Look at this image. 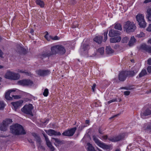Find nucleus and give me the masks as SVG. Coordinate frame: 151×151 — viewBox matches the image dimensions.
<instances>
[{
  "label": "nucleus",
  "instance_id": "nucleus-60",
  "mask_svg": "<svg viewBox=\"0 0 151 151\" xmlns=\"http://www.w3.org/2000/svg\"><path fill=\"white\" fill-rule=\"evenodd\" d=\"M119 115V114L115 115H114V116H112V117H111L110 118V119H111V118H113L114 117H116L117 116Z\"/></svg>",
  "mask_w": 151,
  "mask_h": 151
},
{
  "label": "nucleus",
  "instance_id": "nucleus-24",
  "mask_svg": "<svg viewBox=\"0 0 151 151\" xmlns=\"http://www.w3.org/2000/svg\"><path fill=\"white\" fill-rule=\"evenodd\" d=\"M127 76L132 77L135 75L138 72V70L137 69L135 70H131L129 71H126Z\"/></svg>",
  "mask_w": 151,
  "mask_h": 151
},
{
  "label": "nucleus",
  "instance_id": "nucleus-42",
  "mask_svg": "<svg viewBox=\"0 0 151 151\" xmlns=\"http://www.w3.org/2000/svg\"><path fill=\"white\" fill-rule=\"evenodd\" d=\"M4 106V104L3 102H0V110L3 109Z\"/></svg>",
  "mask_w": 151,
  "mask_h": 151
},
{
  "label": "nucleus",
  "instance_id": "nucleus-6",
  "mask_svg": "<svg viewBox=\"0 0 151 151\" xmlns=\"http://www.w3.org/2000/svg\"><path fill=\"white\" fill-rule=\"evenodd\" d=\"M33 107L32 104H29L28 105H25L21 109V111L27 114H29L33 116L32 110L33 109Z\"/></svg>",
  "mask_w": 151,
  "mask_h": 151
},
{
  "label": "nucleus",
  "instance_id": "nucleus-29",
  "mask_svg": "<svg viewBox=\"0 0 151 151\" xmlns=\"http://www.w3.org/2000/svg\"><path fill=\"white\" fill-rule=\"evenodd\" d=\"M114 28L120 31H121L122 30L121 25L120 24L118 23H115L114 24Z\"/></svg>",
  "mask_w": 151,
  "mask_h": 151
},
{
  "label": "nucleus",
  "instance_id": "nucleus-53",
  "mask_svg": "<svg viewBox=\"0 0 151 151\" xmlns=\"http://www.w3.org/2000/svg\"><path fill=\"white\" fill-rule=\"evenodd\" d=\"M151 2V0H145L144 2V3H147Z\"/></svg>",
  "mask_w": 151,
  "mask_h": 151
},
{
  "label": "nucleus",
  "instance_id": "nucleus-33",
  "mask_svg": "<svg viewBox=\"0 0 151 151\" xmlns=\"http://www.w3.org/2000/svg\"><path fill=\"white\" fill-rule=\"evenodd\" d=\"M135 42V39L134 36L131 37L130 40H129L128 45L129 46H131L133 45L134 43Z\"/></svg>",
  "mask_w": 151,
  "mask_h": 151
},
{
  "label": "nucleus",
  "instance_id": "nucleus-4",
  "mask_svg": "<svg viewBox=\"0 0 151 151\" xmlns=\"http://www.w3.org/2000/svg\"><path fill=\"white\" fill-rule=\"evenodd\" d=\"M137 21L138 24L142 28H145L146 26V23L144 19V15L142 14H138L136 16Z\"/></svg>",
  "mask_w": 151,
  "mask_h": 151
},
{
  "label": "nucleus",
  "instance_id": "nucleus-55",
  "mask_svg": "<svg viewBox=\"0 0 151 151\" xmlns=\"http://www.w3.org/2000/svg\"><path fill=\"white\" fill-rule=\"evenodd\" d=\"M28 140L30 143H34L32 140L31 139H28Z\"/></svg>",
  "mask_w": 151,
  "mask_h": 151
},
{
  "label": "nucleus",
  "instance_id": "nucleus-35",
  "mask_svg": "<svg viewBox=\"0 0 151 151\" xmlns=\"http://www.w3.org/2000/svg\"><path fill=\"white\" fill-rule=\"evenodd\" d=\"M147 73L146 70H142L139 75V78L142 77L145 75Z\"/></svg>",
  "mask_w": 151,
  "mask_h": 151
},
{
  "label": "nucleus",
  "instance_id": "nucleus-48",
  "mask_svg": "<svg viewBox=\"0 0 151 151\" xmlns=\"http://www.w3.org/2000/svg\"><path fill=\"white\" fill-rule=\"evenodd\" d=\"M85 126L83 125H81L80 126H79V130L81 131L85 127Z\"/></svg>",
  "mask_w": 151,
  "mask_h": 151
},
{
  "label": "nucleus",
  "instance_id": "nucleus-61",
  "mask_svg": "<svg viewBox=\"0 0 151 151\" xmlns=\"http://www.w3.org/2000/svg\"><path fill=\"white\" fill-rule=\"evenodd\" d=\"M89 121L88 120H87L86 121V123L87 124H89Z\"/></svg>",
  "mask_w": 151,
  "mask_h": 151
},
{
  "label": "nucleus",
  "instance_id": "nucleus-52",
  "mask_svg": "<svg viewBox=\"0 0 151 151\" xmlns=\"http://www.w3.org/2000/svg\"><path fill=\"white\" fill-rule=\"evenodd\" d=\"M32 136L34 137L35 139L38 136L35 133H33L32 134Z\"/></svg>",
  "mask_w": 151,
  "mask_h": 151
},
{
  "label": "nucleus",
  "instance_id": "nucleus-8",
  "mask_svg": "<svg viewBox=\"0 0 151 151\" xmlns=\"http://www.w3.org/2000/svg\"><path fill=\"white\" fill-rule=\"evenodd\" d=\"M12 122V120L10 119L3 121L2 124L0 125V130L4 131H6L9 123Z\"/></svg>",
  "mask_w": 151,
  "mask_h": 151
},
{
  "label": "nucleus",
  "instance_id": "nucleus-31",
  "mask_svg": "<svg viewBox=\"0 0 151 151\" xmlns=\"http://www.w3.org/2000/svg\"><path fill=\"white\" fill-rule=\"evenodd\" d=\"M87 145L88 146L87 148L88 151H96L94 149V147L90 143H88L87 144Z\"/></svg>",
  "mask_w": 151,
  "mask_h": 151
},
{
  "label": "nucleus",
  "instance_id": "nucleus-23",
  "mask_svg": "<svg viewBox=\"0 0 151 151\" xmlns=\"http://www.w3.org/2000/svg\"><path fill=\"white\" fill-rule=\"evenodd\" d=\"M90 49V46L88 44H83L82 46L81 50L82 52L87 51Z\"/></svg>",
  "mask_w": 151,
  "mask_h": 151
},
{
  "label": "nucleus",
  "instance_id": "nucleus-32",
  "mask_svg": "<svg viewBox=\"0 0 151 151\" xmlns=\"http://www.w3.org/2000/svg\"><path fill=\"white\" fill-rule=\"evenodd\" d=\"M149 47L145 44H143L140 46V48L142 50L148 52Z\"/></svg>",
  "mask_w": 151,
  "mask_h": 151
},
{
  "label": "nucleus",
  "instance_id": "nucleus-43",
  "mask_svg": "<svg viewBox=\"0 0 151 151\" xmlns=\"http://www.w3.org/2000/svg\"><path fill=\"white\" fill-rule=\"evenodd\" d=\"M107 33H108L107 32H105L104 33V42H106V40L107 39Z\"/></svg>",
  "mask_w": 151,
  "mask_h": 151
},
{
  "label": "nucleus",
  "instance_id": "nucleus-46",
  "mask_svg": "<svg viewBox=\"0 0 151 151\" xmlns=\"http://www.w3.org/2000/svg\"><path fill=\"white\" fill-rule=\"evenodd\" d=\"M130 92L129 91H126L124 92V94L126 96H128L130 94Z\"/></svg>",
  "mask_w": 151,
  "mask_h": 151
},
{
  "label": "nucleus",
  "instance_id": "nucleus-59",
  "mask_svg": "<svg viewBox=\"0 0 151 151\" xmlns=\"http://www.w3.org/2000/svg\"><path fill=\"white\" fill-rule=\"evenodd\" d=\"M99 132L100 134H103V133L102 132V131L101 130V128H99Z\"/></svg>",
  "mask_w": 151,
  "mask_h": 151
},
{
  "label": "nucleus",
  "instance_id": "nucleus-25",
  "mask_svg": "<svg viewBox=\"0 0 151 151\" xmlns=\"http://www.w3.org/2000/svg\"><path fill=\"white\" fill-rule=\"evenodd\" d=\"M121 39V38L120 36L111 38L110 42L111 43H116L119 42Z\"/></svg>",
  "mask_w": 151,
  "mask_h": 151
},
{
  "label": "nucleus",
  "instance_id": "nucleus-22",
  "mask_svg": "<svg viewBox=\"0 0 151 151\" xmlns=\"http://www.w3.org/2000/svg\"><path fill=\"white\" fill-rule=\"evenodd\" d=\"M58 48V54H64L66 51L64 47L62 45H57Z\"/></svg>",
  "mask_w": 151,
  "mask_h": 151
},
{
  "label": "nucleus",
  "instance_id": "nucleus-50",
  "mask_svg": "<svg viewBox=\"0 0 151 151\" xmlns=\"http://www.w3.org/2000/svg\"><path fill=\"white\" fill-rule=\"evenodd\" d=\"M96 86V84L95 83H94L92 86V89L93 90V92H94L95 91L94 88H95Z\"/></svg>",
  "mask_w": 151,
  "mask_h": 151
},
{
  "label": "nucleus",
  "instance_id": "nucleus-10",
  "mask_svg": "<svg viewBox=\"0 0 151 151\" xmlns=\"http://www.w3.org/2000/svg\"><path fill=\"white\" fill-rule=\"evenodd\" d=\"M76 127L72 128V129H68L64 132L62 134L63 136H72L74 134L75 131L76 130Z\"/></svg>",
  "mask_w": 151,
  "mask_h": 151
},
{
  "label": "nucleus",
  "instance_id": "nucleus-40",
  "mask_svg": "<svg viewBox=\"0 0 151 151\" xmlns=\"http://www.w3.org/2000/svg\"><path fill=\"white\" fill-rule=\"evenodd\" d=\"M48 90L47 88H46L43 93V94L45 96H48Z\"/></svg>",
  "mask_w": 151,
  "mask_h": 151
},
{
  "label": "nucleus",
  "instance_id": "nucleus-56",
  "mask_svg": "<svg viewBox=\"0 0 151 151\" xmlns=\"http://www.w3.org/2000/svg\"><path fill=\"white\" fill-rule=\"evenodd\" d=\"M148 52L151 53V47L149 46L148 51Z\"/></svg>",
  "mask_w": 151,
  "mask_h": 151
},
{
  "label": "nucleus",
  "instance_id": "nucleus-18",
  "mask_svg": "<svg viewBox=\"0 0 151 151\" xmlns=\"http://www.w3.org/2000/svg\"><path fill=\"white\" fill-rule=\"evenodd\" d=\"M23 102L19 101L16 102H12L11 103L13 106L15 111H16L17 109L21 106Z\"/></svg>",
  "mask_w": 151,
  "mask_h": 151
},
{
  "label": "nucleus",
  "instance_id": "nucleus-37",
  "mask_svg": "<svg viewBox=\"0 0 151 151\" xmlns=\"http://www.w3.org/2000/svg\"><path fill=\"white\" fill-rule=\"evenodd\" d=\"M104 52V48L103 47H102L99 48L98 50V52H99L101 55L103 54Z\"/></svg>",
  "mask_w": 151,
  "mask_h": 151
},
{
  "label": "nucleus",
  "instance_id": "nucleus-64",
  "mask_svg": "<svg viewBox=\"0 0 151 151\" xmlns=\"http://www.w3.org/2000/svg\"><path fill=\"white\" fill-rule=\"evenodd\" d=\"M8 91L10 92V93H11L12 92H14V91H15L14 90H10L9 91Z\"/></svg>",
  "mask_w": 151,
  "mask_h": 151
},
{
  "label": "nucleus",
  "instance_id": "nucleus-28",
  "mask_svg": "<svg viewBox=\"0 0 151 151\" xmlns=\"http://www.w3.org/2000/svg\"><path fill=\"white\" fill-rule=\"evenodd\" d=\"M94 41L98 44L101 43L102 40V37L101 36H96L93 39Z\"/></svg>",
  "mask_w": 151,
  "mask_h": 151
},
{
  "label": "nucleus",
  "instance_id": "nucleus-45",
  "mask_svg": "<svg viewBox=\"0 0 151 151\" xmlns=\"http://www.w3.org/2000/svg\"><path fill=\"white\" fill-rule=\"evenodd\" d=\"M52 39L53 40H58L60 39V37H58L57 36H56L53 37H52Z\"/></svg>",
  "mask_w": 151,
  "mask_h": 151
},
{
  "label": "nucleus",
  "instance_id": "nucleus-41",
  "mask_svg": "<svg viewBox=\"0 0 151 151\" xmlns=\"http://www.w3.org/2000/svg\"><path fill=\"white\" fill-rule=\"evenodd\" d=\"M37 142L39 144H40L41 143V140L40 137L38 136L35 139Z\"/></svg>",
  "mask_w": 151,
  "mask_h": 151
},
{
  "label": "nucleus",
  "instance_id": "nucleus-47",
  "mask_svg": "<svg viewBox=\"0 0 151 151\" xmlns=\"http://www.w3.org/2000/svg\"><path fill=\"white\" fill-rule=\"evenodd\" d=\"M147 69L148 72L149 73H151V66H148Z\"/></svg>",
  "mask_w": 151,
  "mask_h": 151
},
{
  "label": "nucleus",
  "instance_id": "nucleus-13",
  "mask_svg": "<svg viewBox=\"0 0 151 151\" xmlns=\"http://www.w3.org/2000/svg\"><path fill=\"white\" fill-rule=\"evenodd\" d=\"M45 132L48 135L50 136L52 135L60 136L61 134L60 132L56 131L55 130L52 129H50L48 130H45Z\"/></svg>",
  "mask_w": 151,
  "mask_h": 151
},
{
  "label": "nucleus",
  "instance_id": "nucleus-19",
  "mask_svg": "<svg viewBox=\"0 0 151 151\" xmlns=\"http://www.w3.org/2000/svg\"><path fill=\"white\" fill-rule=\"evenodd\" d=\"M150 114H151V110L148 109H147L141 113V115L142 118H144L145 116Z\"/></svg>",
  "mask_w": 151,
  "mask_h": 151
},
{
  "label": "nucleus",
  "instance_id": "nucleus-57",
  "mask_svg": "<svg viewBox=\"0 0 151 151\" xmlns=\"http://www.w3.org/2000/svg\"><path fill=\"white\" fill-rule=\"evenodd\" d=\"M102 138L105 139H106L108 138V136L107 135L104 136L102 137Z\"/></svg>",
  "mask_w": 151,
  "mask_h": 151
},
{
  "label": "nucleus",
  "instance_id": "nucleus-58",
  "mask_svg": "<svg viewBox=\"0 0 151 151\" xmlns=\"http://www.w3.org/2000/svg\"><path fill=\"white\" fill-rule=\"evenodd\" d=\"M3 55V53L2 51L0 49V57H2Z\"/></svg>",
  "mask_w": 151,
  "mask_h": 151
},
{
  "label": "nucleus",
  "instance_id": "nucleus-7",
  "mask_svg": "<svg viewBox=\"0 0 151 151\" xmlns=\"http://www.w3.org/2000/svg\"><path fill=\"white\" fill-rule=\"evenodd\" d=\"M125 136V134L122 133L117 136L109 138L108 139L112 142H116L123 139L124 138Z\"/></svg>",
  "mask_w": 151,
  "mask_h": 151
},
{
  "label": "nucleus",
  "instance_id": "nucleus-1",
  "mask_svg": "<svg viewBox=\"0 0 151 151\" xmlns=\"http://www.w3.org/2000/svg\"><path fill=\"white\" fill-rule=\"evenodd\" d=\"M11 132L15 135H23L26 134L23 127L17 123L15 124L10 127Z\"/></svg>",
  "mask_w": 151,
  "mask_h": 151
},
{
  "label": "nucleus",
  "instance_id": "nucleus-44",
  "mask_svg": "<svg viewBox=\"0 0 151 151\" xmlns=\"http://www.w3.org/2000/svg\"><path fill=\"white\" fill-rule=\"evenodd\" d=\"M117 99H113L111 100L108 102V104H109L111 103L114 102H116L117 101Z\"/></svg>",
  "mask_w": 151,
  "mask_h": 151
},
{
  "label": "nucleus",
  "instance_id": "nucleus-49",
  "mask_svg": "<svg viewBox=\"0 0 151 151\" xmlns=\"http://www.w3.org/2000/svg\"><path fill=\"white\" fill-rule=\"evenodd\" d=\"M147 30L149 32L151 31V24L149 25V27L147 28Z\"/></svg>",
  "mask_w": 151,
  "mask_h": 151
},
{
  "label": "nucleus",
  "instance_id": "nucleus-17",
  "mask_svg": "<svg viewBox=\"0 0 151 151\" xmlns=\"http://www.w3.org/2000/svg\"><path fill=\"white\" fill-rule=\"evenodd\" d=\"M51 53L50 51H44L42 54L39 55V57L43 59L46 57H48L51 56Z\"/></svg>",
  "mask_w": 151,
  "mask_h": 151
},
{
  "label": "nucleus",
  "instance_id": "nucleus-20",
  "mask_svg": "<svg viewBox=\"0 0 151 151\" xmlns=\"http://www.w3.org/2000/svg\"><path fill=\"white\" fill-rule=\"evenodd\" d=\"M58 45H56L52 46L51 48V52H50L51 55H55L58 54Z\"/></svg>",
  "mask_w": 151,
  "mask_h": 151
},
{
  "label": "nucleus",
  "instance_id": "nucleus-12",
  "mask_svg": "<svg viewBox=\"0 0 151 151\" xmlns=\"http://www.w3.org/2000/svg\"><path fill=\"white\" fill-rule=\"evenodd\" d=\"M43 135L44 137L45 138L47 145L50 148L51 151H54L55 150V148L52 145L51 143L49 140L47 136L45 134H43Z\"/></svg>",
  "mask_w": 151,
  "mask_h": 151
},
{
  "label": "nucleus",
  "instance_id": "nucleus-14",
  "mask_svg": "<svg viewBox=\"0 0 151 151\" xmlns=\"http://www.w3.org/2000/svg\"><path fill=\"white\" fill-rule=\"evenodd\" d=\"M10 92L8 91L5 94V98L6 99L8 100H11L12 98L14 99H18L19 96H14L12 94H10Z\"/></svg>",
  "mask_w": 151,
  "mask_h": 151
},
{
  "label": "nucleus",
  "instance_id": "nucleus-54",
  "mask_svg": "<svg viewBox=\"0 0 151 151\" xmlns=\"http://www.w3.org/2000/svg\"><path fill=\"white\" fill-rule=\"evenodd\" d=\"M47 34L45 36V38H46L48 40H49L48 39V33L47 32Z\"/></svg>",
  "mask_w": 151,
  "mask_h": 151
},
{
  "label": "nucleus",
  "instance_id": "nucleus-15",
  "mask_svg": "<svg viewBox=\"0 0 151 151\" xmlns=\"http://www.w3.org/2000/svg\"><path fill=\"white\" fill-rule=\"evenodd\" d=\"M121 32L115 30L113 29L110 30L109 35L110 37H114L120 35Z\"/></svg>",
  "mask_w": 151,
  "mask_h": 151
},
{
  "label": "nucleus",
  "instance_id": "nucleus-5",
  "mask_svg": "<svg viewBox=\"0 0 151 151\" xmlns=\"http://www.w3.org/2000/svg\"><path fill=\"white\" fill-rule=\"evenodd\" d=\"M93 139L98 146L103 149L108 150L111 148V145H106L105 143L101 142L95 136L93 137Z\"/></svg>",
  "mask_w": 151,
  "mask_h": 151
},
{
  "label": "nucleus",
  "instance_id": "nucleus-36",
  "mask_svg": "<svg viewBox=\"0 0 151 151\" xmlns=\"http://www.w3.org/2000/svg\"><path fill=\"white\" fill-rule=\"evenodd\" d=\"M17 51L19 53H24L25 52V50L22 47L19 46L17 47Z\"/></svg>",
  "mask_w": 151,
  "mask_h": 151
},
{
  "label": "nucleus",
  "instance_id": "nucleus-51",
  "mask_svg": "<svg viewBox=\"0 0 151 151\" xmlns=\"http://www.w3.org/2000/svg\"><path fill=\"white\" fill-rule=\"evenodd\" d=\"M147 64L150 65H151V58L148 59L147 60Z\"/></svg>",
  "mask_w": 151,
  "mask_h": 151
},
{
  "label": "nucleus",
  "instance_id": "nucleus-16",
  "mask_svg": "<svg viewBox=\"0 0 151 151\" xmlns=\"http://www.w3.org/2000/svg\"><path fill=\"white\" fill-rule=\"evenodd\" d=\"M36 73L40 76H46L50 73L49 70H39L36 71Z\"/></svg>",
  "mask_w": 151,
  "mask_h": 151
},
{
  "label": "nucleus",
  "instance_id": "nucleus-2",
  "mask_svg": "<svg viewBox=\"0 0 151 151\" xmlns=\"http://www.w3.org/2000/svg\"><path fill=\"white\" fill-rule=\"evenodd\" d=\"M123 28L124 31L129 33L134 32L136 27L133 22L128 21L124 23Z\"/></svg>",
  "mask_w": 151,
  "mask_h": 151
},
{
  "label": "nucleus",
  "instance_id": "nucleus-30",
  "mask_svg": "<svg viewBox=\"0 0 151 151\" xmlns=\"http://www.w3.org/2000/svg\"><path fill=\"white\" fill-rule=\"evenodd\" d=\"M106 53L109 54H112L114 52V51L111 47L110 46L106 47Z\"/></svg>",
  "mask_w": 151,
  "mask_h": 151
},
{
  "label": "nucleus",
  "instance_id": "nucleus-63",
  "mask_svg": "<svg viewBox=\"0 0 151 151\" xmlns=\"http://www.w3.org/2000/svg\"><path fill=\"white\" fill-rule=\"evenodd\" d=\"M33 32H34V30L33 29H31V31H30V33L32 34L33 35Z\"/></svg>",
  "mask_w": 151,
  "mask_h": 151
},
{
  "label": "nucleus",
  "instance_id": "nucleus-38",
  "mask_svg": "<svg viewBox=\"0 0 151 151\" xmlns=\"http://www.w3.org/2000/svg\"><path fill=\"white\" fill-rule=\"evenodd\" d=\"M129 39V38L127 37H124L122 38L121 42L123 43H126L128 41Z\"/></svg>",
  "mask_w": 151,
  "mask_h": 151
},
{
  "label": "nucleus",
  "instance_id": "nucleus-39",
  "mask_svg": "<svg viewBox=\"0 0 151 151\" xmlns=\"http://www.w3.org/2000/svg\"><path fill=\"white\" fill-rule=\"evenodd\" d=\"M17 71L19 73H24L25 74L27 75H29L30 74V73L29 72H26L25 71L22 70H18Z\"/></svg>",
  "mask_w": 151,
  "mask_h": 151
},
{
  "label": "nucleus",
  "instance_id": "nucleus-62",
  "mask_svg": "<svg viewBox=\"0 0 151 151\" xmlns=\"http://www.w3.org/2000/svg\"><path fill=\"white\" fill-rule=\"evenodd\" d=\"M148 43L151 44V38L148 40Z\"/></svg>",
  "mask_w": 151,
  "mask_h": 151
},
{
  "label": "nucleus",
  "instance_id": "nucleus-11",
  "mask_svg": "<svg viewBox=\"0 0 151 151\" xmlns=\"http://www.w3.org/2000/svg\"><path fill=\"white\" fill-rule=\"evenodd\" d=\"M127 77L126 71L120 72L118 75L119 80L121 81H124Z\"/></svg>",
  "mask_w": 151,
  "mask_h": 151
},
{
  "label": "nucleus",
  "instance_id": "nucleus-3",
  "mask_svg": "<svg viewBox=\"0 0 151 151\" xmlns=\"http://www.w3.org/2000/svg\"><path fill=\"white\" fill-rule=\"evenodd\" d=\"M20 77V76L18 73L9 70L7 71L5 76V77L6 78L14 80L19 79Z\"/></svg>",
  "mask_w": 151,
  "mask_h": 151
},
{
  "label": "nucleus",
  "instance_id": "nucleus-9",
  "mask_svg": "<svg viewBox=\"0 0 151 151\" xmlns=\"http://www.w3.org/2000/svg\"><path fill=\"white\" fill-rule=\"evenodd\" d=\"M18 84L23 86H31L33 84V82L30 80L24 79L18 81Z\"/></svg>",
  "mask_w": 151,
  "mask_h": 151
},
{
  "label": "nucleus",
  "instance_id": "nucleus-21",
  "mask_svg": "<svg viewBox=\"0 0 151 151\" xmlns=\"http://www.w3.org/2000/svg\"><path fill=\"white\" fill-rule=\"evenodd\" d=\"M53 140L55 141L54 143L56 146H58L63 144V141L60 140L59 139L52 137L51 140V141L54 142Z\"/></svg>",
  "mask_w": 151,
  "mask_h": 151
},
{
  "label": "nucleus",
  "instance_id": "nucleus-34",
  "mask_svg": "<svg viewBox=\"0 0 151 151\" xmlns=\"http://www.w3.org/2000/svg\"><path fill=\"white\" fill-rule=\"evenodd\" d=\"M36 2L37 5H39L41 7H43L45 5L44 2L41 0H36Z\"/></svg>",
  "mask_w": 151,
  "mask_h": 151
},
{
  "label": "nucleus",
  "instance_id": "nucleus-27",
  "mask_svg": "<svg viewBox=\"0 0 151 151\" xmlns=\"http://www.w3.org/2000/svg\"><path fill=\"white\" fill-rule=\"evenodd\" d=\"M144 128L145 130L151 132V123L145 124L144 125Z\"/></svg>",
  "mask_w": 151,
  "mask_h": 151
},
{
  "label": "nucleus",
  "instance_id": "nucleus-26",
  "mask_svg": "<svg viewBox=\"0 0 151 151\" xmlns=\"http://www.w3.org/2000/svg\"><path fill=\"white\" fill-rule=\"evenodd\" d=\"M147 14L146 15V18L149 21L151 22V8L147 9L146 11Z\"/></svg>",
  "mask_w": 151,
  "mask_h": 151
}]
</instances>
